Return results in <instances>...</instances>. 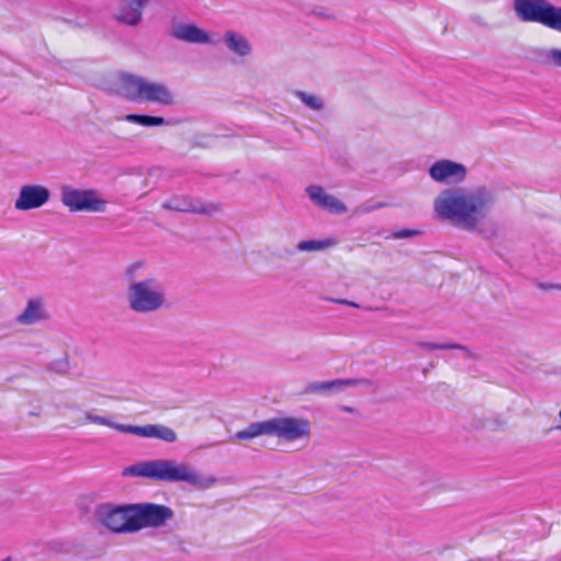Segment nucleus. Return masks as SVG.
Returning a JSON list of instances; mask_svg holds the SVG:
<instances>
[{"label": "nucleus", "mask_w": 561, "mask_h": 561, "mask_svg": "<svg viewBox=\"0 0 561 561\" xmlns=\"http://www.w3.org/2000/svg\"><path fill=\"white\" fill-rule=\"evenodd\" d=\"M551 3L546 0H514V10L524 22L545 25Z\"/></svg>", "instance_id": "obj_8"}, {"label": "nucleus", "mask_w": 561, "mask_h": 561, "mask_svg": "<svg viewBox=\"0 0 561 561\" xmlns=\"http://www.w3.org/2000/svg\"><path fill=\"white\" fill-rule=\"evenodd\" d=\"M549 58L554 66L561 68V49H552L549 51Z\"/></svg>", "instance_id": "obj_27"}, {"label": "nucleus", "mask_w": 561, "mask_h": 561, "mask_svg": "<svg viewBox=\"0 0 561 561\" xmlns=\"http://www.w3.org/2000/svg\"><path fill=\"white\" fill-rule=\"evenodd\" d=\"M559 417L561 419V409H560V412H559Z\"/></svg>", "instance_id": "obj_32"}, {"label": "nucleus", "mask_w": 561, "mask_h": 561, "mask_svg": "<svg viewBox=\"0 0 561 561\" xmlns=\"http://www.w3.org/2000/svg\"><path fill=\"white\" fill-rule=\"evenodd\" d=\"M362 382H365L363 379H336L323 383H314L311 385L310 388L312 390H331L336 387H343V386H355L359 385Z\"/></svg>", "instance_id": "obj_21"}, {"label": "nucleus", "mask_w": 561, "mask_h": 561, "mask_svg": "<svg viewBox=\"0 0 561 561\" xmlns=\"http://www.w3.org/2000/svg\"><path fill=\"white\" fill-rule=\"evenodd\" d=\"M128 300L133 310L150 312L163 306L164 294L152 279H146L130 285Z\"/></svg>", "instance_id": "obj_5"}, {"label": "nucleus", "mask_w": 561, "mask_h": 561, "mask_svg": "<svg viewBox=\"0 0 561 561\" xmlns=\"http://www.w3.org/2000/svg\"><path fill=\"white\" fill-rule=\"evenodd\" d=\"M298 96L308 107L312 110L322 108V101L319 98L314 95H309L305 92H298Z\"/></svg>", "instance_id": "obj_24"}, {"label": "nucleus", "mask_w": 561, "mask_h": 561, "mask_svg": "<svg viewBox=\"0 0 561 561\" xmlns=\"http://www.w3.org/2000/svg\"><path fill=\"white\" fill-rule=\"evenodd\" d=\"M44 317L41 299H31L23 313L19 316V321L21 323L31 324Z\"/></svg>", "instance_id": "obj_18"}, {"label": "nucleus", "mask_w": 561, "mask_h": 561, "mask_svg": "<svg viewBox=\"0 0 561 561\" xmlns=\"http://www.w3.org/2000/svg\"><path fill=\"white\" fill-rule=\"evenodd\" d=\"M430 175L436 182H460L466 176V168L450 160H439L431 167Z\"/></svg>", "instance_id": "obj_12"}, {"label": "nucleus", "mask_w": 561, "mask_h": 561, "mask_svg": "<svg viewBox=\"0 0 561 561\" xmlns=\"http://www.w3.org/2000/svg\"><path fill=\"white\" fill-rule=\"evenodd\" d=\"M2 561H12V560H11V558H7V559H4Z\"/></svg>", "instance_id": "obj_31"}, {"label": "nucleus", "mask_w": 561, "mask_h": 561, "mask_svg": "<svg viewBox=\"0 0 561 561\" xmlns=\"http://www.w3.org/2000/svg\"><path fill=\"white\" fill-rule=\"evenodd\" d=\"M126 121L137 123L142 126H160L164 124L163 117L140 114H128L126 115Z\"/></svg>", "instance_id": "obj_22"}, {"label": "nucleus", "mask_w": 561, "mask_h": 561, "mask_svg": "<svg viewBox=\"0 0 561 561\" xmlns=\"http://www.w3.org/2000/svg\"><path fill=\"white\" fill-rule=\"evenodd\" d=\"M310 425L307 420L296 417H274L271 420L251 423L247 428L236 433L239 440H250L255 437L267 435L287 440H296L308 437Z\"/></svg>", "instance_id": "obj_3"}, {"label": "nucleus", "mask_w": 561, "mask_h": 561, "mask_svg": "<svg viewBox=\"0 0 561 561\" xmlns=\"http://www.w3.org/2000/svg\"><path fill=\"white\" fill-rule=\"evenodd\" d=\"M331 300L336 302V304H341V305H346V306L358 308V305L356 302L350 301V300H346V299H331Z\"/></svg>", "instance_id": "obj_29"}, {"label": "nucleus", "mask_w": 561, "mask_h": 561, "mask_svg": "<svg viewBox=\"0 0 561 561\" xmlns=\"http://www.w3.org/2000/svg\"><path fill=\"white\" fill-rule=\"evenodd\" d=\"M330 245L329 241H302L298 244V249L301 251H313L320 250Z\"/></svg>", "instance_id": "obj_25"}, {"label": "nucleus", "mask_w": 561, "mask_h": 561, "mask_svg": "<svg viewBox=\"0 0 561 561\" xmlns=\"http://www.w3.org/2000/svg\"><path fill=\"white\" fill-rule=\"evenodd\" d=\"M344 411H347V412H353V409L352 408H348V407H344L343 408Z\"/></svg>", "instance_id": "obj_30"}, {"label": "nucleus", "mask_w": 561, "mask_h": 561, "mask_svg": "<svg viewBox=\"0 0 561 561\" xmlns=\"http://www.w3.org/2000/svg\"><path fill=\"white\" fill-rule=\"evenodd\" d=\"M145 81L142 78L124 73L118 77L117 90L130 101H140Z\"/></svg>", "instance_id": "obj_15"}, {"label": "nucleus", "mask_w": 561, "mask_h": 561, "mask_svg": "<svg viewBox=\"0 0 561 561\" xmlns=\"http://www.w3.org/2000/svg\"><path fill=\"white\" fill-rule=\"evenodd\" d=\"M545 26L561 32V7L551 4Z\"/></svg>", "instance_id": "obj_23"}, {"label": "nucleus", "mask_w": 561, "mask_h": 561, "mask_svg": "<svg viewBox=\"0 0 561 561\" xmlns=\"http://www.w3.org/2000/svg\"><path fill=\"white\" fill-rule=\"evenodd\" d=\"M421 346L426 350H454V348H462V346L456 343L448 344H435V343H421Z\"/></svg>", "instance_id": "obj_26"}, {"label": "nucleus", "mask_w": 561, "mask_h": 561, "mask_svg": "<svg viewBox=\"0 0 561 561\" xmlns=\"http://www.w3.org/2000/svg\"><path fill=\"white\" fill-rule=\"evenodd\" d=\"M84 424L106 426L110 428H114L118 432H121V427H128V425L115 423L110 417L96 415L91 412L84 414Z\"/></svg>", "instance_id": "obj_20"}, {"label": "nucleus", "mask_w": 561, "mask_h": 561, "mask_svg": "<svg viewBox=\"0 0 561 561\" xmlns=\"http://www.w3.org/2000/svg\"><path fill=\"white\" fill-rule=\"evenodd\" d=\"M121 8L115 14L119 23L136 26L142 20V12L148 0H119Z\"/></svg>", "instance_id": "obj_13"}, {"label": "nucleus", "mask_w": 561, "mask_h": 561, "mask_svg": "<svg viewBox=\"0 0 561 561\" xmlns=\"http://www.w3.org/2000/svg\"><path fill=\"white\" fill-rule=\"evenodd\" d=\"M172 36L179 41L195 44H207L210 36L195 24H179L172 30Z\"/></svg>", "instance_id": "obj_14"}, {"label": "nucleus", "mask_w": 561, "mask_h": 561, "mask_svg": "<svg viewBox=\"0 0 561 561\" xmlns=\"http://www.w3.org/2000/svg\"><path fill=\"white\" fill-rule=\"evenodd\" d=\"M121 433L133 434L139 437L157 438L167 443H173L178 438L174 430L161 424H148L145 426L128 425V427H121Z\"/></svg>", "instance_id": "obj_11"}, {"label": "nucleus", "mask_w": 561, "mask_h": 561, "mask_svg": "<svg viewBox=\"0 0 561 561\" xmlns=\"http://www.w3.org/2000/svg\"><path fill=\"white\" fill-rule=\"evenodd\" d=\"M415 234H417V231L410 230V229H402V230L393 232V237L397 239L409 238V237H413Z\"/></svg>", "instance_id": "obj_28"}, {"label": "nucleus", "mask_w": 561, "mask_h": 561, "mask_svg": "<svg viewBox=\"0 0 561 561\" xmlns=\"http://www.w3.org/2000/svg\"><path fill=\"white\" fill-rule=\"evenodd\" d=\"M225 41L232 51L240 56H245L251 51V46L248 41L240 34L234 32H227L225 34Z\"/></svg>", "instance_id": "obj_19"}, {"label": "nucleus", "mask_w": 561, "mask_h": 561, "mask_svg": "<svg viewBox=\"0 0 561 561\" xmlns=\"http://www.w3.org/2000/svg\"><path fill=\"white\" fill-rule=\"evenodd\" d=\"M492 203V196L482 188L474 192L448 190L437 196L434 208L439 217L450 220L453 225L474 230L486 217Z\"/></svg>", "instance_id": "obj_1"}, {"label": "nucleus", "mask_w": 561, "mask_h": 561, "mask_svg": "<svg viewBox=\"0 0 561 561\" xmlns=\"http://www.w3.org/2000/svg\"><path fill=\"white\" fill-rule=\"evenodd\" d=\"M134 511L139 530L146 527H159L173 516L170 507L153 503L134 505Z\"/></svg>", "instance_id": "obj_7"}, {"label": "nucleus", "mask_w": 561, "mask_h": 561, "mask_svg": "<svg viewBox=\"0 0 561 561\" xmlns=\"http://www.w3.org/2000/svg\"><path fill=\"white\" fill-rule=\"evenodd\" d=\"M61 201L70 211L103 213L106 207V201L99 198L94 191H81L72 187L64 188Z\"/></svg>", "instance_id": "obj_6"}, {"label": "nucleus", "mask_w": 561, "mask_h": 561, "mask_svg": "<svg viewBox=\"0 0 561 561\" xmlns=\"http://www.w3.org/2000/svg\"><path fill=\"white\" fill-rule=\"evenodd\" d=\"M95 517L100 524L114 533H133L139 530L136 523L134 505L112 506L102 504L95 510Z\"/></svg>", "instance_id": "obj_4"}, {"label": "nucleus", "mask_w": 561, "mask_h": 561, "mask_svg": "<svg viewBox=\"0 0 561 561\" xmlns=\"http://www.w3.org/2000/svg\"><path fill=\"white\" fill-rule=\"evenodd\" d=\"M140 101L170 105L173 103V95L164 84L145 81Z\"/></svg>", "instance_id": "obj_16"}, {"label": "nucleus", "mask_w": 561, "mask_h": 561, "mask_svg": "<svg viewBox=\"0 0 561 561\" xmlns=\"http://www.w3.org/2000/svg\"><path fill=\"white\" fill-rule=\"evenodd\" d=\"M163 209L193 213L210 216L217 213L220 207L218 204H197L194 198L188 195H179L162 204Z\"/></svg>", "instance_id": "obj_9"}, {"label": "nucleus", "mask_w": 561, "mask_h": 561, "mask_svg": "<svg viewBox=\"0 0 561 561\" xmlns=\"http://www.w3.org/2000/svg\"><path fill=\"white\" fill-rule=\"evenodd\" d=\"M127 471L133 476L156 481L186 482L197 489H208L217 482L215 477H204L185 462L167 459L138 462L129 467Z\"/></svg>", "instance_id": "obj_2"}, {"label": "nucleus", "mask_w": 561, "mask_h": 561, "mask_svg": "<svg viewBox=\"0 0 561 561\" xmlns=\"http://www.w3.org/2000/svg\"><path fill=\"white\" fill-rule=\"evenodd\" d=\"M49 199V191L41 185H25L15 201V208L28 210L43 206Z\"/></svg>", "instance_id": "obj_10"}, {"label": "nucleus", "mask_w": 561, "mask_h": 561, "mask_svg": "<svg viewBox=\"0 0 561 561\" xmlns=\"http://www.w3.org/2000/svg\"><path fill=\"white\" fill-rule=\"evenodd\" d=\"M310 198L324 209L332 213H345L346 206L333 195L327 194L321 186L311 185L308 187Z\"/></svg>", "instance_id": "obj_17"}]
</instances>
